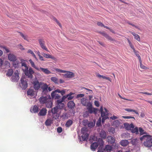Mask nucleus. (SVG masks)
<instances>
[{"instance_id":"nucleus-6","label":"nucleus","mask_w":152,"mask_h":152,"mask_svg":"<svg viewBox=\"0 0 152 152\" xmlns=\"http://www.w3.org/2000/svg\"><path fill=\"white\" fill-rule=\"evenodd\" d=\"M41 83L42 82H39L38 80L36 79L35 78L34 80H33L32 82V84L33 85V87L36 90H39L41 87Z\"/></svg>"},{"instance_id":"nucleus-9","label":"nucleus","mask_w":152,"mask_h":152,"mask_svg":"<svg viewBox=\"0 0 152 152\" xmlns=\"http://www.w3.org/2000/svg\"><path fill=\"white\" fill-rule=\"evenodd\" d=\"M87 109L88 110V112L91 114L94 113L96 114L98 111L96 109L92 108L91 103L88 104V106L87 107Z\"/></svg>"},{"instance_id":"nucleus-39","label":"nucleus","mask_w":152,"mask_h":152,"mask_svg":"<svg viewBox=\"0 0 152 152\" xmlns=\"http://www.w3.org/2000/svg\"><path fill=\"white\" fill-rule=\"evenodd\" d=\"M72 121L71 120H69L67 121L65 124L66 127L70 126L72 124Z\"/></svg>"},{"instance_id":"nucleus-16","label":"nucleus","mask_w":152,"mask_h":152,"mask_svg":"<svg viewBox=\"0 0 152 152\" xmlns=\"http://www.w3.org/2000/svg\"><path fill=\"white\" fill-rule=\"evenodd\" d=\"M11 78L13 81H17L19 80V77L18 71H16L14 72Z\"/></svg>"},{"instance_id":"nucleus-43","label":"nucleus","mask_w":152,"mask_h":152,"mask_svg":"<svg viewBox=\"0 0 152 152\" xmlns=\"http://www.w3.org/2000/svg\"><path fill=\"white\" fill-rule=\"evenodd\" d=\"M139 131L140 132V135H141L146 133L144 131L142 128L140 127L139 128Z\"/></svg>"},{"instance_id":"nucleus-7","label":"nucleus","mask_w":152,"mask_h":152,"mask_svg":"<svg viewBox=\"0 0 152 152\" xmlns=\"http://www.w3.org/2000/svg\"><path fill=\"white\" fill-rule=\"evenodd\" d=\"M86 128L85 127L82 128L81 129V133L82 134L81 135V137L83 141L86 140L88 138V134L86 133Z\"/></svg>"},{"instance_id":"nucleus-40","label":"nucleus","mask_w":152,"mask_h":152,"mask_svg":"<svg viewBox=\"0 0 152 152\" xmlns=\"http://www.w3.org/2000/svg\"><path fill=\"white\" fill-rule=\"evenodd\" d=\"M56 91H58V93H60L62 95L64 94L66 92V91L65 89L61 90H60L59 89H56Z\"/></svg>"},{"instance_id":"nucleus-32","label":"nucleus","mask_w":152,"mask_h":152,"mask_svg":"<svg viewBox=\"0 0 152 152\" xmlns=\"http://www.w3.org/2000/svg\"><path fill=\"white\" fill-rule=\"evenodd\" d=\"M129 144V142L127 140H121L120 142V144L123 146H126Z\"/></svg>"},{"instance_id":"nucleus-29","label":"nucleus","mask_w":152,"mask_h":152,"mask_svg":"<svg viewBox=\"0 0 152 152\" xmlns=\"http://www.w3.org/2000/svg\"><path fill=\"white\" fill-rule=\"evenodd\" d=\"M28 61L30 63L32 67L34 68L37 70H40L39 68L35 65L34 62L31 59L29 60Z\"/></svg>"},{"instance_id":"nucleus-1","label":"nucleus","mask_w":152,"mask_h":152,"mask_svg":"<svg viewBox=\"0 0 152 152\" xmlns=\"http://www.w3.org/2000/svg\"><path fill=\"white\" fill-rule=\"evenodd\" d=\"M20 63L22 69L26 76L29 78H32L33 77V74L34 73L32 68L30 67L28 69L26 65V61L24 60H21Z\"/></svg>"},{"instance_id":"nucleus-61","label":"nucleus","mask_w":152,"mask_h":152,"mask_svg":"<svg viewBox=\"0 0 152 152\" xmlns=\"http://www.w3.org/2000/svg\"><path fill=\"white\" fill-rule=\"evenodd\" d=\"M28 53H30V54H31L32 55L34 54V52L31 50H28Z\"/></svg>"},{"instance_id":"nucleus-14","label":"nucleus","mask_w":152,"mask_h":152,"mask_svg":"<svg viewBox=\"0 0 152 152\" xmlns=\"http://www.w3.org/2000/svg\"><path fill=\"white\" fill-rule=\"evenodd\" d=\"M74 94L73 93H70L69 94L66 96H64L62 98H63V99L66 101H67V100H72L74 97V96H72Z\"/></svg>"},{"instance_id":"nucleus-31","label":"nucleus","mask_w":152,"mask_h":152,"mask_svg":"<svg viewBox=\"0 0 152 152\" xmlns=\"http://www.w3.org/2000/svg\"><path fill=\"white\" fill-rule=\"evenodd\" d=\"M100 135L101 137L102 138L105 139L106 137V133L105 131L102 130L100 132Z\"/></svg>"},{"instance_id":"nucleus-42","label":"nucleus","mask_w":152,"mask_h":152,"mask_svg":"<svg viewBox=\"0 0 152 152\" xmlns=\"http://www.w3.org/2000/svg\"><path fill=\"white\" fill-rule=\"evenodd\" d=\"M13 73V70L11 69H9L7 72V75L8 76H10Z\"/></svg>"},{"instance_id":"nucleus-64","label":"nucleus","mask_w":152,"mask_h":152,"mask_svg":"<svg viewBox=\"0 0 152 152\" xmlns=\"http://www.w3.org/2000/svg\"><path fill=\"white\" fill-rule=\"evenodd\" d=\"M55 20L56 21V22H57L58 24L59 25V26L61 27V24L57 21V20L56 19H55Z\"/></svg>"},{"instance_id":"nucleus-18","label":"nucleus","mask_w":152,"mask_h":152,"mask_svg":"<svg viewBox=\"0 0 152 152\" xmlns=\"http://www.w3.org/2000/svg\"><path fill=\"white\" fill-rule=\"evenodd\" d=\"M27 94L28 95L32 97L35 96L36 94V91L34 90L33 89L31 88L28 90Z\"/></svg>"},{"instance_id":"nucleus-55","label":"nucleus","mask_w":152,"mask_h":152,"mask_svg":"<svg viewBox=\"0 0 152 152\" xmlns=\"http://www.w3.org/2000/svg\"><path fill=\"white\" fill-rule=\"evenodd\" d=\"M128 42H129V44L130 45V47H131V48L133 49V50H134V47L132 46V43H131V42L130 41V40L129 39H128Z\"/></svg>"},{"instance_id":"nucleus-63","label":"nucleus","mask_w":152,"mask_h":152,"mask_svg":"<svg viewBox=\"0 0 152 152\" xmlns=\"http://www.w3.org/2000/svg\"><path fill=\"white\" fill-rule=\"evenodd\" d=\"M142 94H147V95H152V93H148V92H142Z\"/></svg>"},{"instance_id":"nucleus-58","label":"nucleus","mask_w":152,"mask_h":152,"mask_svg":"<svg viewBox=\"0 0 152 152\" xmlns=\"http://www.w3.org/2000/svg\"><path fill=\"white\" fill-rule=\"evenodd\" d=\"M3 48L5 50V52L7 53H9L10 52V51L9 50V49L7 48L6 47H3Z\"/></svg>"},{"instance_id":"nucleus-23","label":"nucleus","mask_w":152,"mask_h":152,"mask_svg":"<svg viewBox=\"0 0 152 152\" xmlns=\"http://www.w3.org/2000/svg\"><path fill=\"white\" fill-rule=\"evenodd\" d=\"M42 54L44 57L47 58H51L54 60H55L56 59L54 56L49 54H47L43 53H42Z\"/></svg>"},{"instance_id":"nucleus-37","label":"nucleus","mask_w":152,"mask_h":152,"mask_svg":"<svg viewBox=\"0 0 152 152\" xmlns=\"http://www.w3.org/2000/svg\"><path fill=\"white\" fill-rule=\"evenodd\" d=\"M134 125L133 127L131 129V131L132 133H135L136 134H138V129L137 127H136L134 128Z\"/></svg>"},{"instance_id":"nucleus-19","label":"nucleus","mask_w":152,"mask_h":152,"mask_svg":"<svg viewBox=\"0 0 152 152\" xmlns=\"http://www.w3.org/2000/svg\"><path fill=\"white\" fill-rule=\"evenodd\" d=\"M112 147L110 145H107L106 146L104 149H102L101 151L100 150L98 151L97 152H103L104 151H107V152H110L112 150Z\"/></svg>"},{"instance_id":"nucleus-4","label":"nucleus","mask_w":152,"mask_h":152,"mask_svg":"<svg viewBox=\"0 0 152 152\" xmlns=\"http://www.w3.org/2000/svg\"><path fill=\"white\" fill-rule=\"evenodd\" d=\"M61 111L56 106L52 109V117L53 120L58 118Z\"/></svg>"},{"instance_id":"nucleus-10","label":"nucleus","mask_w":152,"mask_h":152,"mask_svg":"<svg viewBox=\"0 0 152 152\" xmlns=\"http://www.w3.org/2000/svg\"><path fill=\"white\" fill-rule=\"evenodd\" d=\"M39 43L41 47L43 50L49 51L45 45V42L44 39H39L38 40Z\"/></svg>"},{"instance_id":"nucleus-26","label":"nucleus","mask_w":152,"mask_h":152,"mask_svg":"<svg viewBox=\"0 0 152 152\" xmlns=\"http://www.w3.org/2000/svg\"><path fill=\"white\" fill-rule=\"evenodd\" d=\"M107 142L110 143H114L115 142V140L114 138L112 136H110L108 137L107 138Z\"/></svg>"},{"instance_id":"nucleus-38","label":"nucleus","mask_w":152,"mask_h":152,"mask_svg":"<svg viewBox=\"0 0 152 152\" xmlns=\"http://www.w3.org/2000/svg\"><path fill=\"white\" fill-rule=\"evenodd\" d=\"M61 117L62 118L63 120H65L68 118L67 114L66 113H64L62 115H61Z\"/></svg>"},{"instance_id":"nucleus-51","label":"nucleus","mask_w":152,"mask_h":152,"mask_svg":"<svg viewBox=\"0 0 152 152\" xmlns=\"http://www.w3.org/2000/svg\"><path fill=\"white\" fill-rule=\"evenodd\" d=\"M122 117L124 118L125 119H130V118H133L134 119H135V118L134 117L132 116H123Z\"/></svg>"},{"instance_id":"nucleus-2","label":"nucleus","mask_w":152,"mask_h":152,"mask_svg":"<svg viewBox=\"0 0 152 152\" xmlns=\"http://www.w3.org/2000/svg\"><path fill=\"white\" fill-rule=\"evenodd\" d=\"M141 141H144L143 144L145 146L147 147H150L152 146V139L151 135L145 134L143 135L140 138Z\"/></svg>"},{"instance_id":"nucleus-49","label":"nucleus","mask_w":152,"mask_h":152,"mask_svg":"<svg viewBox=\"0 0 152 152\" xmlns=\"http://www.w3.org/2000/svg\"><path fill=\"white\" fill-rule=\"evenodd\" d=\"M96 125L98 126H99L101 125V118H99L98 120V121L96 123Z\"/></svg>"},{"instance_id":"nucleus-5","label":"nucleus","mask_w":152,"mask_h":152,"mask_svg":"<svg viewBox=\"0 0 152 152\" xmlns=\"http://www.w3.org/2000/svg\"><path fill=\"white\" fill-rule=\"evenodd\" d=\"M104 144V142L103 140L102 139H99L97 142H95L93 143L91 146V148L92 151H95V150L97 148L99 145L100 146L99 148V149L100 148H102Z\"/></svg>"},{"instance_id":"nucleus-45","label":"nucleus","mask_w":152,"mask_h":152,"mask_svg":"<svg viewBox=\"0 0 152 152\" xmlns=\"http://www.w3.org/2000/svg\"><path fill=\"white\" fill-rule=\"evenodd\" d=\"M4 64L6 66V67L7 68H8L10 67V63L9 62L7 61H5Z\"/></svg>"},{"instance_id":"nucleus-8","label":"nucleus","mask_w":152,"mask_h":152,"mask_svg":"<svg viewBox=\"0 0 152 152\" xmlns=\"http://www.w3.org/2000/svg\"><path fill=\"white\" fill-rule=\"evenodd\" d=\"M8 57L9 60L13 62V63H16L17 64H18V62L17 61V59L16 56L12 54H9L8 55Z\"/></svg>"},{"instance_id":"nucleus-25","label":"nucleus","mask_w":152,"mask_h":152,"mask_svg":"<svg viewBox=\"0 0 152 152\" xmlns=\"http://www.w3.org/2000/svg\"><path fill=\"white\" fill-rule=\"evenodd\" d=\"M125 127L126 128L127 130H131L132 128H133L134 126V125L132 124H125Z\"/></svg>"},{"instance_id":"nucleus-48","label":"nucleus","mask_w":152,"mask_h":152,"mask_svg":"<svg viewBox=\"0 0 152 152\" xmlns=\"http://www.w3.org/2000/svg\"><path fill=\"white\" fill-rule=\"evenodd\" d=\"M104 37L107 39L110 40L112 41L113 40V39L110 37L109 35L106 34V35H105Z\"/></svg>"},{"instance_id":"nucleus-46","label":"nucleus","mask_w":152,"mask_h":152,"mask_svg":"<svg viewBox=\"0 0 152 152\" xmlns=\"http://www.w3.org/2000/svg\"><path fill=\"white\" fill-rule=\"evenodd\" d=\"M20 34L24 39L28 40L27 36L26 35H24L22 33H20Z\"/></svg>"},{"instance_id":"nucleus-24","label":"nucleus","mask_w":152,"mask_h":152,"mask_svg":"<svg viewBox=\"0 0 152 152\" xmlns=\"http://www.w3.org/2000/svg\"><path fill=\"white\" fill-rule=\"evenodd\" d=\"M53 120L50 118H48L45 121V125L47 126H50L53 123Z\"/></svg>"},{"instance_id":"nucleus-54","label":"nucleus","mask_w":152,"mask_h":152,"mask_svg":"<svg viewBox=\"0 0 152 152\" xmlns=\"http://www.w3.org/2000/svg\"><path fill=\"white\" fill-rule=\"evenodd\" d=\"M126 111L128 112H133L135 110L131 108H126L125 109Z\"/></svg>"},{"instance_id":"nucleus-11","label":"nucleus","mask_w":152,"mask_h":152,"mask_svg":"<svg viewBox=\"0 0 152 152\" xmlns=\"http://www.w3.org/2000/svg\"><path fill=\"white\" fill-rule=\"evenodd\" d=\"M64 100L62 98L61 99L58 100L57 101L56 107L61 111V109L64 107V104L62 103Z\"/></svg>"},{"instance_id":"nucleus-53","label":"nucleus","mask_w":152,"mask_h":152,"mask_svg":"<svg viewBox=\"0 0 152 152\" xmlns=\"http://www.w3.org/2000/svg\"><path fill=\"white\" fill-rule=\"evenodd\" d=\"M3 63L4 61L1 58H0V68H1Z\"/></svg>"},{"instance_id":"nucleus-59","label":"nucleus","mask_w":152,"mask_h":152,"mask_svg":"<svg viewBox=\"0 0 152 152\" xmlns=\"http://www.w3.org/2000/svg\"><path fill=\"white\" fill-rule=\"evenodd\" d=\"M95 105L97 107L99 106V103L98 101H96L94 102Z\"/></svg>"},{"instance_id":"nucleus-15","label":"nucleus","mask_w":152,"mask_h":152,"mask_svg":"<svg viewBox=\"0 0 152 152\" xmlns=\"http://www.w3.org/2000/svg\"><path fill=\"white\" fill-rule=\"evenodd\" d=\"M50 98V96H42L39 99V102L41 104H45V103Z\"/></svg>"},{"instance_id":"nucleus-52","label":"nucleus","mask_w":152,"mask_h":152,"mask_svg":"<svg viewBox=\"0 0 152 152\" xmlns=\"http://www.w3.org/2000/svg\"><path fill=\"white\" fill-rule=\"evenodd\" d=\"M62 131V129L61 127H58L57 129V131L59 133H61Z\"/></svg>"},{"instance_id":"nucleus-21","label":"nucleus","mask_w":152,"mask_h":152,"mask_svg":"<svg viewBox=\"0 0 152 152\" xmlns=\"http://www.w3.org/2000/svg\"><path fill=\"white\" fill-rule=\"evenodd\" d=\"M64 76L66 78H72L74 76V75L72 72H67L66 74L64 75Z\"/></svg>"},{"instance_id":"nucleus-56","label":"nucleus","mask_w":152,"mask_h":152,"mask_svg":"<svg viewBox=\"0 0 152 152\" xmlns=\"http://www.w3.org/2000/svg\"><path fill=\"white\" fill-rule=\"evenodd\" d=\"M84 95L83 94H78L77 96V98L82 97L84 96Z\"/></svg>"},{"instance_id":"nucleus-3","label":"nucleus","mask_w":152,"mask_h":152,"mask_svg":"<svg viewBox=\"0 0 152 152\" xmlns=\"http://www.w3.org/2000/svg\"><path fill=\"white\" fill-rule=\"evenodd\" d=\"M100 111L101 112V116L102 118V122L104 123L105 120L109 118V113L107 110L105 108H104L102 107H101Z\"/></svg>"},{"instance_id":"nucleus-62","label":"nucleus","mask_w":152,"mask_h":152,"mask_svg":"<svg viewBox=\"0 0 152 152\" xmlns=\"http://www.w3.org/2000/svg\"><path fill=\"white\" fill-rule=\"evenodd\" d=\"M110 118L111 119H112L113 120H115V119L117 118H118L115 116H113L111 117H110Z\"/></svg>"},{"instance_id":"nucleus-35","label":"nucleus","mask_w":152,"mask_h":152,"mask_svg":"<svg viewBox=\"0 0 152 152\" xmlns=\"http://www.w3.org/2000/svg\"><path fill=\"white\" fill-rule=\"evenodd\" d=\"M51 80L56 84L59 83V79L55 77H52L51 78Z\"/></svg>"},{"instance_id":"nucleus-50","label":"nucleus","mask_w":152,"mask_h":152,"mask_svg":"<svg viewBox=\"0 0 152 152\" xmlns=\"http://www.w3.org/2000/svg\"><path fill=\"white\" fill-rule=\"evenodd\" d=\"M120 123V122L118 120L115 121L113 122V124H115L116 126H118Z\"/></svg>"},{"instance_id":"nucleus-41","label":"nucleus","mask_w":152,"mask_h":152,"mask_svg":"<svg viewBox=\"0 0 152 152\" xmlns=\"http://www.w3.org/2000/svg\"><path fill=\"white\" fill-rule=\"evenodd\" d=\"M38 107L37 106L35 105L33 107L32 111L34 113H36L38 111Z\"/></svg>"},{"instance_id":"nucleus-22","label":"nucleus","mask_w":152,"mask_h":152,"mask_svg":"<svg viewBox=\"0 0 152 152\" xmlns=\"http://www.w3.org/2000/svg\"><path fill=\"white\" fill-rule=\"evenodd\" d=\"M40 70L39 71H42L46 74H51V72L49 71L47 68H43L40 67L39 68Z\"/></svg>"},{"instance_id":"nucleus-30","label":"nucleus","mask_w":152,"mask_h":152,"mask_svg":"<svg viewBox=\"0 0 152 152\" xmlns=\"http://www.w3.org/2000/svg\"><path fill=\"white\" fill-rule=\"evenodd\" d=\"M68 107L71 109L74 107L75 106V104L73 101H69L67 104Z\"/></svg>"},{"instance_id":"nucleus-36","label":"nucleus","mask_w":152,"mask_h":152,"mask_svg":"<svg viewBox=\"0 0 152 152\" xmlns=\"http://www.w3.org/2000/svg\"><path fill=\"white\" fill-rule=\"evenodd\" d=\"M138 56H139L138 58L139 59V61H140V67L141 68H142V69H147V67L145 66H144V65H143L142 64V61H141V59L140 57V56L138 55Z\"/></svg>"},{"instance_id":"nucleus-27","label":"nucleus","mask_w":152,"mask_h":152,"mask_svg":"<svg viewBox=\"0 0 152 152\" xmlns=\"http://www.w3.org/2000/svg\"><path fill=\"white\" fill-rule=\"evenodd\" d=\"M46 109L45 108H43L40 110L39 114L41 116H44L46 114Z\"/></svg>"},{"instance_id":"nucleus-12","label":"nucleus","mask_w":152,"mask_h":152,"mask_svg":"<svg viewBox=\"0 0 152 152\" xmlns=\"http://www.w3.org/2000/svg\"><path fill=\"white\" fill-rule=\"evenodd\" d=\"M20 81L21 83L20 85L21 88L23 89H26L28 86V84L26 79L21 78Z\"/></svg>"},{"instance_id":"nucleus-57","label":"nucleus","mask_w":152,"mask_h":152,"mask_svg":"<svg viewBox=\"0 0 152 152\" xmlns=\"http://www.w3.org/2000/svg\"><path fill=\"white\" fill-rule=\"evenodd\" d=\"M97 24L98 26L101 27H103L104 25L101 22H98Z\"/></svg>"},{"instance_id":"nucleus-33","label":"nucleus","mask_w":152,"mask_h":152,"mask_svg":"<svg viewBox=\"0 0 152 152\" xmlns=\"http://www.w3.org/2000/svg\"><path fill=\"white\" fill-rule=\"evenodd\" d=\"M96 76L99 78H102L104 79H106L110 81V79L108 77H107L101 75L99 74H97L96 75Z\"/></svg>"},{"instance_id":"nucleus-34","label":"nucleus","mask_w":152,"mask_h":152,"mask_svg":"<svg viewBox=\"0 0 152 152\" xmlns=\"http://www.w3.org/2000/svg\"><path fill=\"white\" fill-rule=\"evenodd\" d=\"M130 32L133 35L134 37V38L137 41H140V38L139 35L132 31Z\"/></svg>"},{"instance_id":"nucleus-28","label":"nucleus","mask_w":152,"mask_h":152,"mask_svg":"<svg viewBox=\"0 0 152 152\" xmlns=\"http://www.w3.org/2000/svg\"><path fill=\"white\" fill-rule=\"evenodd\" d=\"M46 105V107L48 108H50L52 107V103L51 100V98L48 100L47 102L45 103Z\"/></svg>"},{"instance_id":"nucleus-44","label":"nucleus","mask_w":152,"mask_h":152,"mask_svg":"<svg viewBox=\"0 0 152 152\" xmlns=\"http://www.w3.org/2000/svg\"><path fill=\"white\" fill-rule=\"evenodd\" d=\"M138 140L137 139H132L131 141V143L133 145H136L137 144Z\"/></svg>"},{"instance_id":"nucleus-47","label":"nucleus","mask_w":152,"mask_h":152,"mask_svg":"<svg viewBox=\"0 0 152 152\" xmlns=\"http://www.w3.org/2000/svg\"><path fill=\"white\" fill-rule=\"evenodd\" d=\"M55 70L56 71L60 73H64L66 72V71L62 70L61 69L58 68H56V69H55Z\"/></svg>"},{"instance_id":"nucleus-60","label":"nucleus","mask_w":152,"mask_h":152,"mask_svg":"<svg viewBox=\"0 0 152 152\" xmlns=\"http://www.w3.org/2000/svg\"><path fill=\"white\" fill-rule=\"evenodd\" d=\"M38 56L39 57V59L41 61H44V58L40 55L39 54Z\"/></svg>"},{"instance_id":"nucleus-20","label":"nucleus","mask_w":152,"mask_h":152,"mask_svg":"<svg viewBox=\"0 0 152 152\" xmlns=\"http://www.w3.org/2000/svg\"><path fill=\"white\" fill-rule=\"evenodd\" d=\"M81 102L83 105L86 106L87 107L89 104H91L90 102L84 98H82L81 99Z\"/></svg>"},{"instance_id":"nucleus-13","label":"nucleus","mask_w":152,"mask_h":152,"mask_svg":"<svg viewBox=\"0 0 152 152\" xmlns=\"http://www.w3.org/2000/svg\"><path fill=\"white\" fill-rule=\"evenodd\" d=\"M41 88L42 90V92L44 94H46L48 92V85L46 83H41Z\"/></svg>"},{"instance_id":"nucleus-17","label":"nucleus","mask_w":152,"mask_h":152,"mask_svg":"<svg viewBox=\"0 0 152 152\" xmlns=\"http://www.w3.org/2000/svg\"><path fill=\"white\" fill-rule=\"evenodd\" d=\"M58 91H56V90L52 92L51 96L53 99H58L60 98L61 96L59 95Z\"/></svg>"}]
</instances>
